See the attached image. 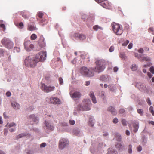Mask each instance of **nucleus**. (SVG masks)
Returning <instances> with one entry per match:
<instances>
[{"label": "nucleus", "mask_w": 154, "mask_h": 154, "mask_svg": "<svg viewBox=\"0 0 154 154\" xmlns=\"http://www.w3.org/2000/svg\"><path fill=\"white\" fill-rule=\"evenodd\" d=\"M46 57V52L42 51L37 54L35 56L31 55L28 56L25 60V64L27 66L34 67L37 63L43 61L45 59Z\"/></svg>", "instance_id": "1"}, {"label": "nucleus", "mask_w": 154, "mask_h": 154, "mask_svg": "<svg viewBox=\"0 0 154 154\" xmlns=\"http://www.w3.org/2000/svg\"><path fill=\"white\" fill-rule=\"evenodd\" d=\"M91 103L89 99H84L81 104L78 105L77 109L80 110L86 111L90 110Z\"/></svg>", "instance_id": "2"}, {"label": "nucleus", "mask_w": 154, "mask_h": 154, "mask_svg": "<svg viewBox=\"0 0 154 154\" xmlns=\"http://www.w3.org/2000/svg\"><path fill=\"white\" fill-rule=\"evenodd\" d=\"M96 70L94 68H91L88 69L86 67H82L80 70L81 72L85 76L91 77L94 75V72Z\"/></svg>", "instance_id": "3"}, {"label": "nucleus", "mask_w": 154, "mask_h": 154, "mask_svg": "<svg viewBox=\"0 0 154 154\" xmlns=\"http://www.w3.org/2000/svg\"><path fill=\"white\" fill-rule=\"evenodd\" d=\"M106 146V144H104L103 142L99 143L98 147L95 144H92L90 148V151L92 153H96L100 151Z\"/></svg>", "instance_id": "4"}, {"label": "nucleus", "mask_w": 154, "mask_h": 154, "mask_svg": "<svg viewBox=\"0 0 154 154\" xmlns=\"http://www.w3.org/2000/svg\"><path fill=\"white\" fill-rule=\"evenodd\" d=\"M112 26L114 33L117 35H120L123 33V29L122 25L114 23L112 24Z\"/></svg>", "instance_id": "5"}, {"label": "nucleus", "mask_w": 154, "mask_h": 154, "mask_svg": "<svg viewBox=\"0 0 154 154\" xmlns=\"http://www.w3.org/2000/svg\"><path fill=\"white\" fill-rule=\"evenodd\" d=\"M1 43L4 46L8 49H11L13 47V42L9 39L4 38L1 41Z\"/></svg>", "instance_id": "6"}, {"label": "nucleus", "mask_w": 154, "mask_h": 154, "mask_svg": "<svg viewBox=\"0 0 154 154\" xmlns=\"http://www.w3.org/2000/svg\"><path fill=\"white\" fill-rule=\"evenodd\" d=\"M41 89L45 92L48 93L54 91L55 88L54 86H47L44 84H42L41 85Z\"/></svg>", "instance_id": "7"}, {"label": "nucleus", "mask_w": 154, "mask_h": 154, "mask_svg": "<svg viewBox=\"0 0 154 154\" xmlns=\"http://www.w3.org/2000/svg\"><path fill=\"white\" fill-rule=\"evenodd\" d=\"M68 140L65 138L60 139L59 141V147L60 149H62L66 146L68 144Z\"/></svg>", "instance_id": "8"}, {"label": "nucleus", "mask_w": 154, "mask_h": 154, "mask_svg": "<svg viewBox=\"0 0 154 154\" xmlns=\"http://www.w3.org/2000/svg\"><path fill=\"white\" fill-rule=\"evenodd\" d=\"M24 44L26 50L27 51H30L34 48V45L31 44L29 40H25Z\"/></svg>", "instance_id": "9"}, {"label": "nucleus", "mask_w": 154, "mask_h": 154, "mask_svg": "<svg viewBox=\"0 0 154 154\" xmlns=\"http://www.w3.org/2000/svg\"><path fill=\"white\" fill-rule=\"evenodd\" d=\"M97 66L94 68L96 70V72L100 73L104 69V67L103 66L101 65V62L99 60H97L95 62Z\"/></svg>", "instance_id": "10"}, {"label": "nucleus", "mask_w": 154, "mask_h": 154, "mask_svg": "<svg viewBox=\"0 0 154 154\" xmlns=\"http://www.w3.org/2000/svg\"><path fill=\"white\" fill-rule=\"evenodd\" d=\"M70 96L72 98H80L81 96V93L79 91H75L73 93L71 94H70Z\"/></svg>", "instance_id": "11"}, {"label": "nucleus", "mask_w": 154, "mask_h": 154, "mask_svg": "<svg viewBox=\"0 0 154 154\" xmlns=\"http://www.w3.org/2000/svg\"><path fill=\"white\" fill-rule=\"evenodd\" d=\"M20 15L25 19H28L30 16V13L27 11H23L20 12Z\"/></svg>", "instance_id": "12"}, {"label": "nucleus", "mask_w": 154, "mask_h": 154, "mask_svg": "<svg viewBox=\"0 0 154 154\" xmlns=\"http://www.w3.org/2000/svg\"><path fill=\"white\" fill-rule=\"evenodd\" d=\"M74 36L75 37L78 38L80 40H83L85 39L86 36L82 34H80L78 33H76L74 34Z\"/></svg>", "instance_id": "13"}, {"label": "nucleus", "mask_w": 154, "mask_h": 154, "mask_svg": "<svg viewBox=\"0 0 154 154\" xmlns=\"http://www.w3.org/2000/svg\"><path fill=\"white\" fill-rule=\"evenodd\" d=\"M68 126H57V129L58 131L62 132L65 130L68 131H70L69 130H66L67 127Z\"/></svg>", "instance_id": "14"}, {"label": "nucleus", "mask_w": 154, "mask_h": 154, "mask_svg": "<svg viewBox=\"0 0 154 154\" xmlns=\"http://www.w3.org/2000/svg\"><path fill=\"white\" fill-rule=\"evenodd\" d=\"M44 128L45 131L48 133L54 129V126H44Z\"/></svg>", "instance_id": "15"}, {"label": "nucleus", "mask_w": 154, "mask_h": 154, "mask_svg": "<svg viewBox=\"0 0 154 154\" xmlns=\"http://www.w3.org/2000/svg\"><path fill=\"white\" fill-rule=\"evenodd\" d=\"M50 102L51 103L54 104H59L60 103V101L58 98L54 97L51 99Z\"/></svg>", "instance_id": "16"}, {"label": "nucleus", "mask_w": 154, "mask_h": 154, "mask_svg": "<svg viewBox=\"0 0 154 154\" xmlns=\"http://www.w3.org/2000/svg\"><path fill=\"white\" fill-rule=\"evenodd\" d=\"M89 96L93 102L94 103H97V100L95 96L94 93L93 91H91L90 92Z\"/></svg>", "instance_id": "17"}, {"label": "nucleus", "mask_w": 154, "mask_h": 154, "mask_svg": "<svg viewBox=\"0 0 154 154\" xmlns=\"http://www.w3.org/2000/svg\"><path fill=\"white\" fill-rule=\"evenodd\" d=\"M27 29L30 31H33L37 29V28L34 24L31 23L28 25Z\"/></svg>", "instance_id": "18"}, {"label": "nucleus", "mask_w": 154, "mask_h": 154, "mask_svg": "<svg viewBox=\"0 0 154 154\" xmlns=\"http://www.w3.org/2000/svg\"><path fill=\"white\" fill-rule=\"evenodd\" d=\"M38 42L40 45L41 47H43L45 46V44L44 42V38L42 35H41L40 36Z\"/></svg>", "instance_id": "19"}, {"label": "nucleus", "mask_w": 154, "mask_h": 154, "mask_svg": "<svg viewBox=\"0 0 154 154\" xmlns=\"http://www.w3.org/2000/svg\"><path fill=\"white\" fill-rule=\"evenodd\" d=\"M101 5L103 8H107L109 6V3L108 1L106 0L100 2Z\"/></svg>", "instance_id": "20"}, {"label": "nucleus", "mask_w": 154, "mask_h": 154, "mask_svg": "<svg viewBox=\"0 0 154 154\" xmlns=\"http://www.w3.org/2000/svg\"><path fill=\"white\" fill-rule=\"evenodd\" d=\"M29 118L33 120L35 123L37 124L38 122V117H36L34 115H32L29 116Z\"/></svg>", "instance_id": "21"}, {"label": "nucleus", "mask_w": 154, "mask_h": 154, "mask_svg": "<svg viewBox=\"0 0 154 154\" xmlns=\"http://www.w3.org/2000/svg\"><path fill=\"white\" fill-rule=\"evenodd\" d=\"M11 105L15 109L17 110L20 108L19 105L14 101L12 102Z\"/></svg>", "instance_id": "22"}, {"label": "nucleus", "mask_w": 154, "mask_h": 154, "mask_svg": "<svg viewBox=\"0 0 154 154\" xmlns=\"http://www.w3.org/2000/svg\"><path fill=\"white\" fill-rule=\"evenodd\" d=\"M108 111L110 112L111 114L113 115H116L117 113L116 109L113 107L112 106L109 107L108 108Z\"/></svg>", "instance_id": "23"}, {"label": "nucleus", "mask_w": 154, "mask_h": 154, "mask_svg": "<svg viewBox=\"0 0 154 154\" xmlns=\"http://www.w3.org/2000/svg\"><path fill=\"white\" fill-rule=\"evenodd\" d=\"M108 154H117V151L113 149L109 148L108 150Z\"/></svg>", "instance_id": "24"}, {"label": "nucleus", "mask_w": 154, "mask_h": 154, "mask_svg": "<svg viewBox=\"0 0 154 154\" xmlns=\"http://www.w3.org/2000/svg\"><path fill=\"white\" fill-rule=\"evenodd\" d=\"M136 86L140 90L145 87V85L144 84L140 83H137L136 85Z\"/></svg>", "instance_id": "25"}, {"label": "nucleus", "mask_w": 154, "mask_h": 154, "mask_svg": "<svg viewBox=\"0 0 154 154\" xmlns=\"http://www.w3.org/2000/svg\"><path fill=\"white\" fill-rule=\"evenodd\" d=\"M115 137L117 141L119 142L121 141L122 138L120 134L118 133H116L115 134Z\"/></svg>", "instance_id": "26"}, {"label": "nucleus", "mask_w": 154, "mask_h": 154, "mask_svg": "<svg viewBox=\"0 0 154 154\" xmlns=\"http://www.w3.org/2000/svg\"><path fill=\"white\" fill-rule=\"evenodd\" d=\"M73 133L74 135L78 136L80 134V131L78 128H75L73 130Z\"/></svg>", "instance_id": "27"}, {"label": "nucleus", "mask_w": 154, "mask_h": 154, "mask_svg": "<svg viewBox=\"0 0 154 154\" xmlns=\"http://www.w3.org/2000/svg\"><path fill=\"white\" fill-rule=\"evenodd\" d=\"M93 29H94L95 31H97L98 29L102 30L103 28L102 27L99 26L97 25H96L94 26L93 27Z\"/></svg>", "instance_id": "28"}, {"label": "nucleus", "mask_w": 154, "mask_h": 154, "mask_svg": "<svg viewBox=\"0 0 154 154\" xmlns=\"http://www.w3.org/2000/svg\"><path fill=\"white\" fill-rule=\"evenodd\" d=\"M132 146L131 144H129L128 146V153L129 154H132L133 152L132 151Z\"/></svg>", "instance_id": "29"}, {"label": "nucleus", "mask_w": 154, "mask_h": 154, "mask_svg": "<svg viewBox=\"0 0 154 154\" xmlns=\"http://www.w3.org/2000/svg\"><path fill=\"white\" fill-rule=\"evenodd\" d=\"M132 70L135 71L137 69V66L135 64H132L131 67Z\"/></svg>", "instance_id": "30"}, {"label": "nucleus", "mask_w": 154, "mask_h": 154, "mask_svg": "<svg viewBox=\"0 0 154 154\" xmlns=\"http://www.w3.org/2000/svg\"><path fill=\"white\" fill-rule=\"evenodd\" d=\"M8 129L11 132H13L15 130V128L12 126H8Z\"/></svg>", "instance_id": "31"}, {"label": "nucleus", "mask_w": 154, "mask_h": 154, "mask_svg": "<svg viewBox=\"0 0 154 154\" xmlns=\"http://www.w3.org/2000/svg\"><path fill=\"white\" fill-rule=\"evenodd\" d=\"M137 112L141 116H142L143 115V109H138L137 110Z\"/></svg>", "instance_id": "32"}, {"label": "nucleus", "mask_w": 154, "mask_h": 154, "mask_svg": "<svg viewBox=\"0 0 154 154\" xmlns=\"http://www.w3.org/2000/svg\"><path fill=\"white\" fill-rule=\"evenodd\" d=\"M142 58V61H150V58L148 57H143L141 58Z\"/></svg>", "instance_id": "33"}, {"label": "nucleus", "mask_w": 154, "mask_h": 154, "mask_svg": "<svg viewBox=\"0 0 154 154\" xmlns=\"http://www.w3.org/2000/svg\"><path fill=\"white\" fill-rule=\"evenodd\" d=\"M94 120L92 118H90L88 122V124L90 125H94Z\"/></svg>", "instance_id": "34"}, {"label": "nucleus", "mask_w": 154, "mask_h": 154, "mask_svg": "<svg viewBox=\"0 0 154 154\" xmlns=\"http://www.w3.org/2000/svg\"><path fill=\"white\" fill-rule=\"evenodd\" d=\"M26 136V134L25 133H21L19 134L17 137V139L21 138L22 137H23Z\"/></svg>", "instance_id": "35"}, {"label": "nucleus", "mask_w": 154, "mask_h": 154, "mask_svg": "<svg viewBox=\"0 0 154 154\" xmlns=\"http://www.w3.org/2000/svg\"><path fill=\"white\" fill-rule=\"evenodd\" d=\"M44 15V14L41 12H39L38 13L37 16L39 17V19H42Z\"/></svg>", "instance_id": "36"}, {"label": "nucleus", "mask_w": 154, "mask_h": 154, "mask_svg": "<svg viewBox=\"0 0 154 154\" xmlns=\"http://www.w3.org/2000/svg\"><path fill=\"white\" fill-rule=\"evenodd\" d=\"M37 38V35L35 34H33L30 37V39L32 40H35Z\"/></svg>", "instance_id": "37"}, {"label": "nucleus", "mask_w": 154, "mask_h": 154, "mask_svg": "<svg viewBox=\"0 0 154 154\" xmlns=\"http://www.w3.org/2000/svg\"><path fill=\"white\" fill-rule=\"evenodd\" d=\"M37 19L38 20H39L40 21V23H45L46 21V20L44 19H38V18H37Z\"/></svg>", "instance_id": "38"}, {"label": "nucleus", "mask_w": 154, "mask_h": 154, "mask_svg": "<svg viewBox=\"0 0 154 154\" xmlns=\"http://www.w3.org/2000/svg\"><path fill=\"white\" fill-rule=\"evenodd\" d=\"M129 41L128 40H126L122 44V45L123 46H126L129 43Z\"/></svg>", "instance_id": "39"}, {"label": "nucleus", "mask_w": 154, "mask_h": 154, "mask_svg": "<svg viewBox=\"0 0 154 154\" xmlns=\"http://www.w3.org/2000/svg\"><path fill=\"white\" fill-rule=\"evenodd\" d=\"M153 108L152 106H151L149 108V111L152 114L153 116H154V111L153 110Z\"/></svg>", "instance_id": "40"}, {"label": "nucleus", "mask_w": 154, "mask_h": 154, "mask_svg": "<svg viewBox=\"0 0 154 154\" xmlns=\"http://www.w3.org/2000/svg\"><path fill=\"white\" fill-rule=\"evenodd\" d=\"M142 141L144 143H146L147 142V138L145 137V136H143L142 137Z\"/></svg>", "instance_id": "41"}, {"label": "nucleus", "mask_w": 154, "mask_h": 154, "mask_svg": "<svg viewBox=\"0 0 154 154\" xmlns=\"http://www.w3.org/2000/svg\"><path fill=\"white\" fill-rule=\"evenodd\" d=\"M108 87L109 88L110 91H113L114 90V89L113 88V86L111 84L109 85Z\"/></svg>", "instance_id": "42"}, {"label": "nucleus", "mask_w": 154, "mask_h": 154, "mask_svg": "<svg viewBox=\"0 0 154 154\" xmlns=\"http://www.w3.org/2000/svg\"><path fill=\"white\" fill-rule=\"evenodd\" d=\"M46 146V143H43L40 145V147L41 148H44Z\"/></svg>", "instance_id": "43"}, {"label": "nucleus", "mask_w": 154, "mask_h": 154, "mask_svg": "<svg viewBox=\"0 0 154 154\" xmlns=\"http://www.w3.org/2000/svg\"><path fill=\"white\" fill-rule=\"evenodd\" d=\"M0 27L3 29V30L4 31L5 30L6 28L5 24L0 23Z\"/></svg>", "instance_id": "44"}, {"label": "nucleus", "mask_w": 154, "mask_h": 154, "mask_svg": "<svg viewBox=\"0 0 154 154\" xmlns=\"http://www.w3.org/2000/svg\"><path fill=\"white\" fill-rule=\"evenodd\" d=\"M59 81L60 85H62L63 84V80L61 77H60L59 78Z\"/></svg>", "instance_id": "45"}, {"label": "nucleus", "mask_w": 154, "mask_h": 154, "mask_svg": "<svg viewBox=\"0 0 154 154\" xmlns=\"http://www.w3.org/2000/svg\"><path fill=\"white\" fill-rule=\"evenodd\" d=\"M133 127V128H134V130H133L134 131L136 132L137 131L138 128L139 126H132Z\"/></svg>", "instance_id": "46"}, {"label": "nucleus", "mask_w": 154, "mask_h": 154, "mask_svg": "<svg viewBox=\"0 0 154 154\" xmlns=\"http://www.w3.org/2000/svg\"><path fill=\"white\" fill-rule=\"evenodd\" d=\"M122 145L120 143H117L116 145V148L118 149H119L121 148Z\"/></svg>", "instance_id": "47"}, {"label": "nucleus", "mask_w": 154, "mask_h": 154, "mask_svg": "<svg viewBox=\"0 0 154 154\" xmlns=\"http://www.w3.org/2000/svg\"><path fill=\"white\" fill-rule=\"evenodd\" d=\"M124 29H125L128 30L129 29V25L127 24H125L124 25Z\"/></svg>", "instance_id": "48"}, {"label": "nucleus", "mask_w": 154, "mask_h": 154, "mask_svg": "<svg viewBox=\"0 0 154 154\" xmlns=\"http://www.w3.org/2000/svg\"><path fill=\"white\" fill-rule=\"evenodd\" d=\"M137 151L140 152L142 151V148L141 146L139 145L138 147H137Z\"/></svg>", "instance_id": "49"}, {"label": "nucleus", "mask_w": 154, "mask_h": 154, "mask_svg": "<svg viewBox=\"0 0 154 154\" xmlns=\"http://www.w3.org/2000/svg\"><path fill=\"white\" fill-rule=\"evenodd\" d=\"M146 102L149 105H151V102L149 98H148L146 99Z\"/></svg>", "instance_id": "50"}, {"label": "nucleus", "mask_w": 154, "mask_h": 154, "mask_svg": "<svg viewBox=\"0 0 154 154\" xmlns=\"http://www.w3.org/2000/svg\"><path fill=\"white\" fill-rule=\"evenodd\" d=\"M150 71L152 73L154 74V67L151 66L150 68Z\"/></svg>", "instance_id": "51"}, {"label": "nucleus", "mask_w": 154, "mask_h": 154, "mask_svg": "<svg viewBox=\"0 0 154 154\" xmlns=\"http://www.w3.org/2000/svg\"><path fill=\"white\" fill-rule=\"evenodd\" d=\"M114 50V47L113 46H112L109 49V51L110 52H112Z\"/></svg>", "instance_id": "52"}, {"label": "nucleus", "mask_w": 154, "mask_h": 154, "mask_svg": "<svg viewBox=\"0 0 154 154\" xmlns=\"http://www.w3.org/2000/svg\"><path fill=\"white\" fill-rule=\"evenodd\" d=\"M75 121L74 120H70L69 123L70 125H73L75 124Z\"/></svg>", "instance_id": "53"}, {"label": "nucleus", "mask_w": 154, "mask_h": 154, "mask_svg": "<svg viewBox=\"0 0 154 154\" xmlns=\"http://www.w3.org/2000/svg\"><path fill=\"white\" fill-rule=\"evenodd\" d=\"M138 51L140 53H143V50L142 48H140L138 50Z\"/></svg>", "instance_id": "54"}, {"label": "nucleus", "mask_w": 154, "mask_h": 154, "mask_svg": "<svg viewBox=\"0 0 154 154\" xmlns=\"http://www.w3.org/2000/svg\"><path fill=\"white\" fill-rule=\"evenodd\" d=\"M132 46H133V44L131 42L128 45V47L129 49H130L132 48Z\"/></svg>", "instance_id": "55"}, {"label": "nucleus", "mask_w": 154, "mask_h": 154, "mask_svg": "<svg viewBox=\"0 0 154 154\" xmlns=\"http://www.w3.org/2000/svg\"><path fill=\"white\" fill-rule=\"evenodd\" d=\"M113 122L114 123H116L118 122V119L117 118H115L113 120Z\"/></svg>", "instance_id": "56"}, {"label": "nucleus", "mask_w": 154, "mask_h": 154, "mask_svg": "<svg viewBox=\"0 0 154 154\" xmlns=\"http://www.w3.org/2000/svg\"><path fill=\"white\" fill-rule=\"evenodd\" d=\"M101 97L104 98V92L103 91H102L101 93Z\"/></svg>", "instance_id": "57"}, {"label": "nucleus", "mask_w": 154, "mask_h": 154, "mask_svg": "<svg viewBox=\"0 0 154 154\" xmlns=\"http://www.w3.org/2000/svg\"><path fill=\"white\" fill-rule=\"evenodd\" d=\"M125 110L124 109H122L119 110V112L120 113H123L125 112Z\"/></svg>", "instance_id": "58"}, {"label": "nucleus", "mask_w": 154, "mask_h": 154, "mask_svg": "<svg viewBox=\"0 0 154 154\" xmlns=\"http://www.w3.org/2000/svg\"><path fill=\"white\" fill-rule=\"evenodd\" d=\"M122 122L123 125H126V121L125 119H122Z\"/></svg>", "instance_id": "59"}, {"label": "nucleus", "mask_w": 154, "mask_h": 154, "mask_svg": "<svg viewBox=\"0 0 154 154\" xmlns=\"http://www.w3.org/2000/svg\"><path fill=\"white\" fill-rule=\"evenodd\" d=\"M6 95L7 97H9L11 95V93L10 92L8 91L6 92Z\"/></svg>", "instance_id": "60"}, {"label": "nucleus", "mask_w": 154, "mask_h": 154, "mask_svg": "<svg viewBox=\"0 0 154 154\" xmlns=\"http://www.w3.org/2000/svg\"><path fill=\"white\" fill-rule=\"evenodd\" d=\"M126 134L127 135H128V136L130 134V131L128 130H126Z\"/></svg>", "instance_id": "61"}, {"label": "nucleus", "mask_w": 154, "mask_h": 154, "mask_svg": "<svg viewBox=\"0 0 154 154\" xmlns=\"http://www.w3.org/2000/svg\"><path fill=\"white\" fill-rule=\"evenodd\" d=\"M90 84V82L89 81H87L85 82V85L86 86H88Z\"/></svg>", "instance_id": "62"}, {"label": "nucleus", "mask_w": 154, "mask_h": 154, "mask_svg": "<svg viewBox=\"0 0 154 154\" xmlns=\"http://www.w3.org/2000/svg\"><path fill=\"white\" fill-rule=\"evenodd\" d=\"M118 69V68L117 67H115L113 68V70L114 72H116Z\"/></svg>", "instance_id": "63"}, {"label": "nucleus", "mask_w": 154, "mask_h": 154, "mask_svg": "<svg viewBox=\"0 0 154 154\" xmlns=\"http://www.w3.org/2000/svg\"><path fill=\"white\" fill-rule=\"evenodd\" d=\"M147 75L149 78H151L152 76V75L149 72H148L147 73Z\"/></svg>", "instance_id": "64"}]
</instances>
